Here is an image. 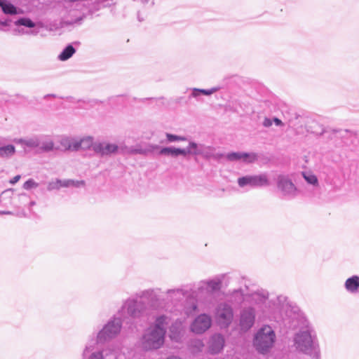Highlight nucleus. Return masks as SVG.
Returning <instances> with one entry per match:
<instances>
[{
  "label": "nucleus",
  "mask_w": 359,
  "mask_h": 359,
  "mask_svg": "<svg viewBox=\"0 0 359 359\" xmlns=\"http://www.w3.org/2000/svg\"><path fill=\"white\" fill-rule=\"evenodd\" d=\"M233 296L239 297L248 306H243L239 315V327L243 332L250 330L255 320L278 322L283 319V311L287 306V297L283 295L271 296L264 288L234 290Z\"/></svg>",
  "instance_id": "nucleus-1"
},
{
  "label": "nucleus",
  "mask_w": 359,
  "mask_h": 359,
  "mask_svg": "<svg viewBox=\"0 0 359 359\" xmlns=\"http://www.w3.org/2000/svg\"><path fill=\"white\" fill-rule=\"evenodd\" d=\"M293 341L298 351L309 355L311 359L320 358L319 344L311 327L307 326L300 330L295 334Z\"/></svg>",
  "instance_id": "nucleus-2"
},
{
  "label": "nucleus",
  "mask_w": 359,
  "mask_h": 359,
  "mask_svg": "<svg viewBox=\"0 0 359 359\" xmlns=\"http://www.w3.org/2000/svg\"><path fill=\"white\" fill-rule=\"evenodd\" d=\"M123 321V319L118 314L109 320L97 333V339H90L88 341L83 350V356L90 352L97 343L103 344L116 337L121 331Z\"/></svg>",
  "instance_id": "nucleus-3"
},
{
  "label": "nucleus",
  "mask_w": 359,
  "mask_h": 359,
  "mask_svg": "<svg viewBox=\"0 0 359 359\" xmlns=\"http://www.w3.org/2000/svg\"><path fill=\"white\" fill-rule=\"evenodd\" d=\"M276 339V335L272 327L264 325L256 332L253 344L259 353L264 354L269 352L273 348Z\"/></svg>",
  "instance_id": "nucleus-4"
},
{
  "label": "nucleus",
  "mask_w": 359,
  "mask_h": 359,
  "mask_svg": "<svg viewBox=\"0 0 359 359\" xmlns=\"http://www.w3.org/2000/svg\"><path fill=\"white\" fill-rule=\"evenodd\" d=\"M165 334L161 330L151 327H147L142 334L141 345L145 351H152L160 348L165 342Z\"/></svg>",
  "instance_id": "nucleus-5"
},
{
  "label": "nucleus",
  "mask_w": 359,
  "mask_h": 359,
  "mask_svg": "<svg viewBox=\"0 0 359 359\" xmlns=\"http://www.w3.org/2000/svg\"><path fill=\"white\" fill-rule=\"evenodd\" d=\"M145 313V304L142 301H138L134 298L126 299L121 309L118 312L123 320L130 318H139Z\"/></svg>",
  "instance_id": "nucleus-6"
},
{
  "label": "nucleus",
  "mask_w": 359,
  "mask_h": 359,
  "mask_svg": "<svg viewBox=\"0 0 359 359\" xmlns=\"http://www.w3.org/2000/svg\"><path fill=\"white\" fill-rule=\"evenodd\" d=\"M205 146L198 144L194 142H190L189 145L184 149L175 148L173 147H163L161 149L159 154L161 155L176 158L178 156H186L187 155H204Z\"/></svg>",
  "instance_id": "nucleus-7"
},
{
  "label": "nucleus",
  "mask_w": 359,
  "mask_h": 359,
  "mask_svg": "<svg viewBox=\"0 0 359 359\" xmlns=\"http://www.w3.org/2000/svg\"><path fill=\"white\" fill-rule=\"evenodd\" d=\"M215 319L221 328H227L233 319V311L231 306L224 302L219 304L216 308Z\"/></svg>",
  "instance_id": "nucleus-8"
},
{
  "label": "nucleus",
  "mask_w": 359,
  "mask_h": 359,
  "mask_svg": "<svg viewBox=\"0 0 359 359\" xmlns=\"http://www.w3.org/2000/svg\"><path fill=\"white\" fill-rule=\"evenodd\" d=\"M237 183L241 188H244L247 186L250 187H268L270 184L266 173L245 175L238 178Z\"/></svg>",
  "instance_id": "nucleus-9"
},
{
  "label": "nucleus",
  "mask_w": 359,
  "mask_h": 359,
  "mask_svg": "<svg viewBox=\"0 0 359 359\" xmlns=\"http://www.w3.org/2000/svg\"><path fill=\"white\" fill-rule=\"evenodd\" d=\"M212 325L211 317L206 314L202 313L198 315L190 325V330L198 334H201L206 332Z\"/></svg>",
  "instance_id": "nucleus-10"
},
{
  "label": "nucleus",
  "mask_w": 359,
  "mask_h": 359,
  "mask_svg": "<svg viewBox=\"0 0 359 359\" xmlns=\"http://www.w3.org/2000/svg\"><path fill=\"white\" fill-rule=\"evenodd\" d=\"M277 187L285 197L293 198L296 196L297 188L292 180L287 176L279 175L278 177Z\"/></svg>",
  "instance_id": "nucleus-11"
},
{
  "label": "nucleus",
  "mask_w": 359,
  "mask_h": 359,
  "mask_svg": "<svg viewBox=\"0 0 359 359\" xmlns=\"http://www.w3.org/2000/svg\"><path fill=\"white\" fill-rule=\"evenodd\" d=\"M93 150L95 153L104 156L117 153L119 150V147L116 144L107 142H95L93 146Z\"/></svg>",
  "instance_id": "nucleus-12"
},
{
  "label": "nucleus",
  "mask_w": 359,
  "mask_h": 359,
  "mask_svg": "<svg viewBox=\"0 0 359 359\" xmlns=\"http://www.w3.org/2000/svg\"><path fill=\"white\" fill-rule=\"evenodd\" d=\"M189 290L187 287L168 290L165 292L166 300L176 305L189 294Z\"/></svg>",
  "instance_id": "nucleus-13"
},
{
  "label": "nucleus",
  "mask_w": 359,
  "mask_h": 359,
  "mask_svg": "<svg viewBox=\"0 0 359 359\" xmlns=\"http://www.w3.org/2000/svg\"><path fill=\"white\" fill-rule=\"evenodd\" d=\"M258 158L255 153L231 152L226 154V159L229 161H241L245 163H252Z\"/></svg>",
  "instance_id": "nucleus-14"
},
{
  "label": "nucleus",
  "mask_w": 359,
  "mask_h": 359,
  "mask_svg": "<svg viewBox=\"0 0 359 359\" xmlns=\"http://www.w3.org/2000/svg\"><path fill=\"white\" fill-rule=\"evenodd\" d=\"M160 291L158 288L145 290L142 291L138 297L147 299L151 306L157 308L160 300Z\"/></svg>",
  "instance_id": "nucleus-15"
},
{
  "label": "nucleus",
  "mask_w": 359,
  "mask_h": 359,
  "mask_svg": "<svg viewBox=\"0 0 359 359\" xmlns=\"http://www.w3.org/2000/svg\"><path fill=\"white\" fill-rule=\"evenodd\" d=\"M224 346V339L220 334H213L210 340L208 349L211 354H217L221 352Z\"/></svg>",
  "instance_id": "nucleus-16"
},
{
  "label": "nucleus",
  "mask_w": 359,
  "mask_h": 359,
  "mask_svg": "<svg viewBox=\"0 0 359 359\" xmlns=\"http://www.w3.org/2000/svg\"><path fill=\"white\" fill-rule=\"evenodd\" d=\"M183 304L182 311L187 316L193 315L198 309L197 300L196 297L189 292Z\"/></svg>",
  "instance_id": "nucleus-17"
},
{
  "label": "nucleus",
  "mask_w": 359,
  "mask_h": 359,
  "mask_svg": "<svg viewBox=\"0 0 359 359\" xmlns=\"http://www.w3.org/2000/svg\"><path fill=\"white\" fill-rule=\"evenodd\" d=\"M13 142L16 144H20L25 150H26L27 148L30 149H37L39 147L38 136H32L26 138H17L14 139Z\"/></svg>",
  "instance_id": "nucleus-18"
},
{
  "label": "nucleus",
  "mask_w": 359,
  "mask_h": 359,
  "mask_svg": "<svg viewBox=\"0 0 359 359\" xmlns=\"http://www.w3.org/2000/svg\"><path fill=\"white\" fill-rule=\"evenodd\" d=\"M224 276V274H219L212 278L205 280L210 293L220 290Z\"/></svg>",
  "instance_id": "nucleus-19"
},
{
  "label": "nucleus",
  "mask_w": 359,
  "mask_h": 359,
  "mask_svg": "<svg viewBox=\"0 0 359 359\" xmlns=\"http://www.w3.org/2000/svg\"><path fill=\"white\" fill-rule=\"evenodd\" d=\"M182 336V323L180 320H176L170 327V338L172 341L179 342Z\"/></svg>",
  "instance_id": "nucleus-20"
},
{
  "label": "nucleus",
  "mask_w": 359,
  "mask_h": 359,
  "mask_svg": "<svg viewBox=\"0 0 359 359\" xmlns=\"http://www.w3.org/2000/svg\"><path fill=\"white\" fill-rule=\"evenodd\" d=\"M170 322L171 319L170 316L167 315H160L156 318L154 323L151 325V326L166 334L167 327Z\"/></svg>",
  "instance_id": "nucleus-21"
},
{
  "label": "nucleus",
  "mask_w": 359,
  "mask_h": 359,
  "mask_svg": "<svg viewBox=\"0 0 359 359\" xmlns=\"http://www.w3.org/2000/svg\"><path fill=\"white\" fill-rule=\"evenodd\" d=\"M344 288L350 294H357L359 292V276L354 275L347 278Z\"/></svg>",
  "instance_id": "nucleus-22"
},
{
  "label": "nucleus",
  "mask_w": 359,
  "mask_h": 359,
  "mask_svg": "<svg viewBox=\"0 0 359 359\" xmlns=\"http://www.w3.org/2000/svg\"><path fill=\"white\" fill-rule=\"evenodd\" d=\"M39 147L38 150L40 152H49L54 149L53 141L47 136H38Z\"/></svg>",
  "instance_id": "nucleus-23"
},
{
  "label": "nucleus",
  "mask_w": 359,
  "mask_h": 359,
  "mask_svg": "<svg viewBox=\"0 0 359 359\" xmlns=\"http://www.w3.org/2000/svg\"><path fill=\"white\" fill-rule=\"evenodd\" d=\"M189 292L196 297L199 294H210L208 285L205 280L199 281L194 285V289H190Z\"/></svg>",
  "instance_id": "nucleus-24"
},
{
  "label": "nucleus",
  "mask_w": 359,
  "mask_h": 359,
  "mask_svg": "<svg viewBox=\"0 0 359 359\" xmlns=\"http://www.w3.org/2000/svg\"><path fill=\"white\" fill-rule=\"evenodd\" d=\"M219 90V87H213L210 89H200V88H191V93L190 97L198 98L201 95H211L214 93Z\"/></svg>",
  "instance_id": "nucleus-25"
},
{
  "label": "nucleus",
  "mask_w": 359,
  "mask_h": 359,
  "mask_svg": "<svg viewBox=\"0 0 359 359\" xmlns=\"http://www.w3.org/2000/svg\"><path fill=\"white\" fill-rule=\"evenodd\" d=\"M0 8L4 13L6 15H15L18 13L17 8L6 0H0Z\"/></svg>",
  "instance_id": "nucleus-26"
},
{
  "label": "nucleus",
  "mask_w": 359,
  "mask_h": 359,
  "mask_svg": "<svg viewBox=\"0 0 359 359\" xmlns=\"http://www.w3.org/2000/svg\"><path fill=\"white\" fill-rule=\"evenodd\" d=\"M76 53V49L72 45L69 44L67 46L61 53L58 55L57 58L60 61H66L69 59Z\"/></svg>",
  "instance_id": "nucleus-27"
},
{
  "label": "nucleus",
  "mask_w": 359,
  "mask_h": 359,
  "mask_svg": "<svg viewBox=\"0 0 359 359\" xmlns=\"http://www.w3.org/2000/svg\"><path fill=\"white\" fill-rule=\"evenodd\" d=\"M65 182V180L55 179L49 181L47 184V190L49 191L58 190L61 187H68V184Z\"/></svg>",
  "instance_id": "nucleus-28"
},
{
  "label": "nucleus",
  "mask_w": 359,
  "mask_h": 359,
  "mask_svg": "<svg viewBox=\"0 0 359 359\" xmlns=\"http://www.w3.org/2000/svg\"><path fill=\"white\" fill-rule=\"evenodd\" d=\"M75 143H76V151L79 149H86L90 147H93L94 144L93 142V138L91 137H84L81 140L76 139Z\"/></svg>",
  "instance_id": "nucleus-29"
},
{
  "label": "nucleus",
  "mask_w": 359,
  "mask_h": 359,
  "mask_svg": "<svg viewBox=\"0 0 359 359\" xmlns=\"http://www.w3.org/2000/svg\"><path fill=\"white\" fill-rule=\"evenodd\" d=\"M15 153V148L12 144H8L0 147V158H8Z\"/></svg>",
  "instance_id": "nucleus-30"
},
{
  "label": "nucleus",
  "mask_w": 359,
  "mask_h": 359,
  "mask_svg": "<svg viewBox=\"0 0 359 359\" xmlns=\"http://www.w3.org/2000/svg\"><path fill=\"white\" fill-rule=\"evenodd\" d=\"M75 138L63 137L60 140V144L65 149L76 151V143Z\"/></svg>",
  "instance_id": "nucleus-31"
},
{
  "label": "nucleus",
  "mask_w": 359,
  "mask_h": 359,
  "mask_svg": "<svg viewBox=\"0 0 359 359\" xmlns=\"http://www.w3.org/2000/svg\"><path fill=\"white\" fill-rule=\"evenodd\" d=\"M302 176L305 181L312 185L313 187H318V180L316 175L310 171H306L302 172Z\"/></svg>",
  "instance_id": "nucleus-32"
},
{
  "label": "nucleus",
  "mask_w": 359,
  "mask_h": 359,
  "mask_svg": "<svg viewBox=\"0 0 359 359\" xmlns=\"http://www.w3.org/2000/svg\"><path fill=\"white\" fill-rule=\"evenodd\" d=\"M189 346L193 353H198L202 351L204 344L201 339H194L189 341Z\"/></svg>",
  "instance_id": "nucleus-33"
},
{
  "label": "nucleus",
  "mask_w": 359,
  "mask_h": 359,
  "mask_svg": "<svg viewBox=\"0 0 359 359\" xmlns=\"http://www.w3.org/2000/svg\"><path fill=\"white\" fill-rule=\"evenodd\" d=\"M15 25L17 26H25L29 28H33L35 27V23L28 18H21L15 22Z\"/></svg>",
  "instance_id": "nucleus-34"
},
{
  "label": "nucleus",
  "mask_w": 359,
  "mask_h": 359,
  "mask_svg": "<svg viewBox=\"0 0 359 359\" xmlns=\"http://www.w3.org/2000/svg\"><path fill=\"white\" fill-rule=\"evenodd\" d=\"M167 140L169 142H173L177 141H186L187 139L184 136H179L170 133H166Z\"/></svg>",
  "instance_id": "nucleus-35"
},
{
  "label": "nucleus",
  "mask_w": 359,
  "mask_h": 359,
  "mask_svg": "<svg viewBox=\"0 0 359 359\" xmlns=\"http://www.w3.org/2000/svg\"><path fill=\"white\" fill-rule=\"evenodd\" d=\"M38 187H39V184L37 182H36L33 179H29L23 184V188L26 190H30L32 189H35Z\"/></svg>",
  "instance_id": "nucleus-36"
},
{
  "label": "nucleus",
  "mask_w": 359,
  "mask_h": 359,
  "mask_svg": "<svg viewBox=\"0 0 359 359\" xmlns=\"http://www.w3.org/2000/svg\"><path fill=\"white\" fill-rule=\"evenodd\" d=\"M18 199L20 206H25L29 203V196L26 194H21L18 196Z\"/></svg>",
  "instance_id": "nucleus-37"
},
{
  "label": "nucleus",
  "mask_w": 359,
  "mask_h": 359,
  "mask_svg": "<svg viewBox=\"0 0 359 359\" xmlns=\"http://www.w3.org/2000/svg\"><path fill=\"white\" fill-rule=\"evenodd\" d=\"M65 182H67L66 184H68V187H79L81 186H84V184H85V182L83 180L78 181V180H65Z\"/></svg>",
  "instance_id": "nucleus-38"
},
{
  "label": "nucleus",
  "mask_w": 359,
  "mask_h": 359,
  "mask_svg": "<svg viewBox=\"0 0 359 359\" xmlns=\"http://www.w3.org/2000/svg\"><path fill=\"white\" fill-rule=\"evenodd\" d=\"M88 359H104L102 351H95L90 353Z\"/></svg>",
  "instance_id": "nucleus-39"
},
{
  "label": "nucleus",
  "mask_w": 359,
  "mask_h": 359,
  "mask_svg": "<svg viewBox=\"0 0 359 359\" xmlns=\"http://www.w3.org/2000/svg\"><path fill=\"white\" fill-rule=\"evenodd\" d=\"M263 126L266 128L270 127L273 124V118H265L263 121Z\"/></svg>",
  "instance_id": "nucleus-40"
},
{
  "label": "nucleus",
  "mask_w": 359,
  "mask_h": 359,
  "mask_svg": "<svg viewBox=\"0 0 359 359\" xmlns=\"http://www.w3.org/2000/svg\"><path fill=\"white\" fill-rule=\"evenodd\" d=\"M273 123H275V125L277 126H283V123L282 122V121L276 117L273 118Z\"/></svg>",
  "instance_id": "nucleus-41"
},
{
  "label": "nucleus",
  "mask_w": 359,
  "mask_h": 359,
  "mask_svg": "<svg viewBox=\"0 0 359 359\" xmlns=\"http://www.w3.org/2000/svg\"><path fill=\"white\" fill-rule=\"evenodd\" d=\"M20 179V175H16L13 179H11L10 180V183L12 184H14L16 182H18Z\"/></svg>",
  "instance_id": "nucleus-42"
},
{
  "label": "nucleus",
  "mask_w": 359,
  "mask_h": 359,
  "mask_svg": "<svg viewBox=\"0 0 359 359\" xmlns=\"http://www.w3.org/2000/svg\"><path fill=\"white\" fill-rule=\"evenodd\" d=\"M129 153L130 154H142V149H130Z\"/></svg>",
  "instance_id": "nucleus-43"
},
{
  "label": "nucleus",
  "mask_w": 359,
  "mask_h": 359,
  "mask_svg": "<svg viewBox=\"0 0 359 359\" xmlns=\"http://www.w3.org/2000/svg\"><path fill=\"white\" fill-rule=\"evenodd\" d=\"M10 23V20H5L4 21H1V24L4 26H8Z\"/></svg>",
  "instance_id": "nucleus-44"
},
{
  "label": "nucleus",
  "mask_w": 359,
  "mask_h": 359,
  "mask_svg": "<svg viewBox=\"0 0 359 359\" xmlns=\"http://www.w3.org/2000/svg\"><path fill=\"white\" fill-rule=\"evenodd\" d=\"M28 204H29V207H31V206L34 205L36 204V203H35V201H29Z\"/></svg>",
  "instance_id": "nucleus-45"
},
{
  "label": "nucleus",
  "mask_w": 359,
  "mask_h": 359,
  "mask_svg": "<svg viewBox=\"0 0 359 359\" xmlns=\"http://www.w3.org/2000/svg\"><path fill=\"white\" fill-rule=\"evenodd\" d=\"M1 214H4V215H11V212H9V211H6V212H0Z\"/></svg>",
  "instance_id": "nucleus-46"
}]
</instances>
